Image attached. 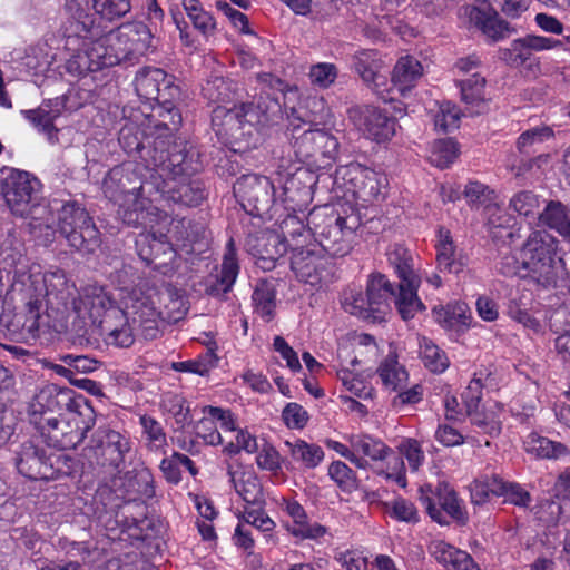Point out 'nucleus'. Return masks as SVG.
Segmentation results:
<instances>
[{
    "mask_svg": "<svg viewBox=\"0 0 570 570\" xmlns=\"http://www.w3.org/2000/svg\"><path fill=\"white\" fill-rule=\"evenodd\" d=\"M126 304L135 320L141 322L142 336L146 340H154L159 335L160 318L176 323L187 312L185 298L170 284L160 287L138 285L127 293Z\"/></svg>",
    "mask_w": 570,
    "mask_h": 570,
    "instance_id": "f257e3e1",
    "label": "nucleus"
},
{
    "mask_svg": "<svg viewBox=\"0 0 570 570\" xmlns=\"http://www.w3.org/2000/svg\"><path fill=\"white\" fill-rule=\"evenodd\" d=\"M262 122L259 108L243 102L233 108L217 106L212 114V126L219 140L235 153H246L259 142L257 125Z\"/></svg>",
    "mask_w": 570,
    "mask_h": 570,
    "instance_id": "f03ea898",
    "label": "nucleus"
},
{
    "mask_svg": "<svg viewBox=\"0 0 570 570\" xmlns=\"http://www.w3.org/2000/svg\"><path fill=\"white\" fill-rule=\"evenodd\" d=\"M82 17L87 20L77 21L76 33L69 35L66 40V48L71 52L66 61V70L75 77H83L89 72L116 65V58L110 56L105 37L98 39L87 37L92 20L80 11L78 18Z\"/></svg>",
    "mask_w": 570,
    "mask_h": 570,
    "instance_id": "7ed1b4c3",
    "label": "nucleus"
},
{
    "mask_svg": "<svg viewBox=\"0 0 570 570\" xmlns=\"http://www.w3.org/2000/svg\"><path fill=\"white\" fill-rule=\"evenodd\" d=\"M396 293L390 279L381 274L368 276L366 289L348 288L343 293L342 306L345 312L360 318L382 322L391 309V302L396 305Z\"/></svg>",
    "mask_w": 570,
    "mask_h": 570,
    "instance_id": "20e7f679",
    "label": "nucleus"
},
{
    "mask_svg": "<svg viewBox=\"0 0 570 570\" xmlns=\"http://www.w3.org/2000/svg\"><path fill=\"white\" fill-rule=\"evenodd\" d=\"M311 223L317 248L332 257H344L353 248L361 218L354 210L347 215L332 213L323 217L312 213Z\"/></svg>",
    "mask_w": 570,
    "mask_h": 570,
    "instance_id": "39448f33",
    "label": "nucleus"
},
{
    "mask_svg": "<svg viewBox=\"0 0 570 570\" xmlns=\"http://www.w3.org/2000/svg\"><path fill=\"white\" fill-rule=\"evenodd\" d=\"M524 276L547 288L554 286L562 269V259L556 256L553 238L544 230L532 232L522 250Z\"/></svg>",
    "mask_w": 570,
    "mask_h": 570,
    "instance_id": "423d86ee",
    "label": "nucleus"
},
{
    "mask_svg": "<svg viewBox=\"0 0 570 570\" xmlns=\"http://www.w3.org/2000/svg\"><path fill=\"white\" fill-rule=\"evenodd\" d=\"M386 257L400 278L396 308L403 320L413 318L417 312L424 308L423 303L417 297L421 279L414 271L413 255L403 245L393 244L389 247Z\"/></svg>",
    "mask_w": 570,
    "mask_h": 570,
    "instance_id": "0eeeda50",
    "label": "nucleus"
},
{
    "mask_svg": "<svg viewBox=\"0 0 570 570\" xmlns=\"http://www.w3.org/2000/svg\"><path fill=\"white\" fill-rule=\"evenodd\" d=\"M57 227L68 245L78 252L92 254L100 246L98 228L88 212L76 202H67L58 210Z\"/></svg>",
    "mask_w": 570,
    "mask_h": 570,
    "instance_id": "6e6552de",
    "label": "nucleus"
},
{
    "mask_svg": "<svg viewBox=\"0 0 570 570\" xmlns=\"http://www.w3.org/2000/svg\"><path fill=\"white\" fill-rule=\"evenodd\" d=\"M145 168L146 165L129 163L110 169L102 184L106 197L122 208L126 204H136L145 194L150 196L155 189Z\"/></svg>",
    "mask_w": 570,
    "mask_h": 570,
    "instance_id": "1a4fd4ad",
    "label": "nucleus"
},
{
    "mask_svg": "<svg viewBox=\"0 0 570 570\" xmlns=\"http://www.w3.org/2000/svg\"><path fill=\"white\" fill-rule=\"evenodd\" d=\"M292 147L301 161L318 168L331 166L340 153L337 137L318 128L304 129Z\"/></svg>",
    "mask_w": 570,
    "mask_h": 570,
    "instance_id": "9d476101",
    "label": "nucleus"
},
{
    "mask_svg": "<svg viewBox=\"0 0 570 570\" xmlns=\"http://www.w3.org/2000/svg\"><path fill=\"white\" fill-rule=\"evenodd\" d=\"M291 267L298 281L309 284L312 287L322 288L333 282L334 265L322 255L316 245L304 247L295 239Z\"/></svg>",
    "mask_w": 570,
    "mask_h": 570,
    "instance_id": "9b49d317",
    "label": "nucleus"
},
{
    "mask_svg": "<svg viewBox=\"0 0 570 570\" xmlns=\"http://www.w3.org/2000/svg\"><path fill=\"white\" fill-rule=\"evenodd\" d=\"M1 194L14 215L32 212L41 190V183L28 171L9 168L2 171Z\"/></svg>",
    "mask_w": 570,
    "mask_h": 570,
    "instance_id": "f8f14e48",
    "label": "nucleus"
},
{
    "mask_svg": "<svg viewBox=\"0 0 570 570\" xmlns=\"http://www.w3.org/2000/svg\"><path fill=\"white\" fill-rule=\"evenodd\" d=\"M129 450V441L118 431L99 428L94 432L89 444L83 449L82 458L91 468H117Z\"/></svg>",
    "mask_w": 570,
    "mask_h": 570,
    "instance_id": "ddd939ff",
    "label": "nucleus"
},
{
    "mask_svg": "<svg viewBox=\"0 0 570 570\" xmlns=\"http://www.w3.org/2000/svg\"><path fill=\"white\" fill-rule=\"evenodd\" d=\"M104 37L110 56L116 58V65L144 56L151 47L153 39L149 28L142 22L124 24Z\"/></svg>",
    "mask_w": 570,
    "mask_h": 570,
    "instance_id": "4468645a",
    "label": "nucleus"
},
{
    "mask_svg": "<svg viewBox=\"0 0 570 570\" xmlns=\"http://www.w3.org/2000/svg\"><path fill=\"white\" fill-rule=\"evenodd\" d=\"M163 145V140L154 141L153 155L145 168L151 181L163 183V179L191 175L197 170V167L193 165V155L189 156L185 148L175 146L166 153L164 149H159Z\"/></svg>",
    "mask_w": 570,
    "mask_h": 570,
    "instance_id": "2eb2a0df",
    "label": "nucleus"
},
{
    "mask_svg": "<svg viewBox=\"0 0 570 570\" xmlns=\"http://www.w3.org/2000/svg\"><path fill=\"white\" fill-rule=\"evenodd\" d=\"M234 194L250 215L266 214L275 202V186L268 177L244 175L234 185Z\"/></svg>",
    "mask_w": 570,
    "mask_h": 570,
    "instance_id": "dca6fc26",
    "label": "nucleus"
},
{
    "mask_svg": "<svg viewBox=\"0 0 570 570\" xmlns=\"http://www.w3.org/2000/svg\"><path fill=\"white\" fill-rule=\"evenodd\" d=\"M561 45L560 40L549 37L528 35L511 41L508 48L499 50V58L512 68L525 66L529 70L539 68L534 52L550 50Z\"/></svg>",
    "mask_w": 570,
    "mask_h": 570,
    "instance_id": "f3484780",
    "label": "nucleus"
},
{
    "mask_svg": "<svg viewBox=\"0 0 570 570\" xmlns=\"http://www.w3.org/2000/svg\"><path fill=\"white\" fill-rule=\"evenodd\" d=\"M114 304L112 298L102 288L86 289L78 298H73L72 309L76 314L73 325L77 332L85 333L89 323L99 322L104 325V320L107 318L108 313L118 309Z\"/></svg>",
    "mask_w": 570,
    "mask_h": 570,
    "instance_id": "a211bd4d",
    "label": "nucleus"
},
{
    "mask_svg": "<svg viewBox=\"0 0 570 570\" xmlns=\"http://www.w3.org/2000/svg\"><path fill=\"white\" fill-rule=\"evenodd\" d=\"M81 412H70L67 419L41 417L37 424L52 446L73 449L85 439L90 425H79Z\"/></svg>",
    "mask_w": 570,
    "mask_h": 570,
    "instance_id": "6ab92c4d",
    "label": "nucleus"
},
{
    "mask_svg": "<svg viewBox=\"0 0 570 570\" xmlns=\"http://www.w3.org/2000/svg\"><path fill=\"white\" fill-rule=\"evenodd\" d=\"M31 286H35L36 295L27 302L28 315L23 326L28 332L33 333L39 330L38 320L40 318V308L42 305L41 296L55 295L63 299V291L69 289L67 279L62 273H50L45 276L30 275L28 277Z\"/></svg>",
    "mask_w": 570,
    "mask_h": 570,
    "instance_id": "aec40b11",
    "label": "nucleus"
},
{
    "mask_svg": "<svg viewBox=\"0 0 570 570\" xmlns=\"http://www.w3.org/2000/svg\"><path fill=\"white\" fill-rule=\"evenodd\" d=\"M347 183V189L357 198L366 203L379 200L383 197L387 179L384 175L360 164L347 166L343 174Z\"/></svg>",
    "mask_w": 570,
    "mask_h": 570,
    "instance_id": "412c9836",
    "label": "nucleus"
},
{
    "mask_svg": "<svg viewBox=\"0 0 570 570\" xmlns=\"http://www.w3.org/2000/svg\"><path fill=\"white\" fill-rule=\"evenodd\" d=\"M352 61L353 70L367 87L374 90L384 100L393 99L392 97H387L390 88L386 76L383 73L385 63L377 50H358L353 55Z\"/></svg>",
    "mask_w": 570,
    "mask_h": 570,
    "instance_id": "4be33fe9",
    "label": "nucleus"
},
{
    "mask_svg": "<svg viewBox=\"0 0 570 570\" xmlns=\"http://www.w3.org/2000/svg\"><path fill=\"white\" fill-rule=\"evenodd\" d=\"M122 304L124 308L112 309L108 313L102 325L105 342L107 345L117 348H128L135 343V330L137 327L142 332L141 322L135 320L134 314L129 313L126 296L122 298Z\"/></svg>",
    "mask_w": 570,
    "mask_h": 570,
    "instance_id": "5701e85b",
    "label": "nucleus"
},
{
    "mask_svg": "<svg viewBox=\"0 0 570 570\" xmlns=\"http://www.w3.org/2000/svg\"><path fill=\"white\" fill-rule=\"evenodd\" d=\"M278 176L282 200L287 203L293 210L305 209L313 198V187L316 184L315 175L305 168H297L294 173H279Z\"/></svg>",
    "mask_w": 570,
    "mask_h": 570,
    "instance_id": "b1692460",
    "label": "nucleus"
},
{
    "mask_svg": "<svg viewBox=\"0 0 570 570\" xmlns=\"http://www.w3.org/2000/svg\"><path fill=\"white\" fill-rule=\"evenodd\" d=\"M135 88L140 98L158 104H168L178 94L173 78L159 68L140 70L135 79Z\"/></svg>",
    "mask_w": 570,
    "mask_h": 570,
    "instance_id": "393cba45",
    "label": "nucleus"
},
{
    "mask_svg": "<svg viewBox=\"0 0 570 570\" xmlns=\"http://www.w3.org/2000/svg\"><path fill=\"white\" fill-rule=\"evenodd\" d=\"M151 187L156 193H160L167 199L185 206H197L204 199V189L202 184L190 178V175L163 179V183L151 181Z\"/></svg>",
    "mask_w": 570,
    "mask_h": 570,
    "instance_id": "a878e982",
    "label": "nucleus"
},
{
    "mask_svg": "<svg viewBox=\"0 0 570 570\" xmlns=\"http://www.w3.org/2000/svg\"><path fill=\"white\" fill-rule=\"evenodd\" d=\"M354 122L367 138L383 142L390 140L396 130V121L379 108L366 106L354 116Z\"/></svg>",
    "mask_w": 570,
    "mask_h": 570,
    "instance_id": "bb28decb",
    "label": "nucleus"
},
{
    "mask_svg": "<svg viewBox=\"0 0 570 570\" xmlns=\"http://www.w3.org/2000/svg\"><path fill=\"white\" fill-rule=\"evenodd\" d=\"M239 266L236 259L233 239L227 243V252L224 255L220 267H216L206 281V292L213 296H222L230 291L237 275Z\"/></svg>",
    "mask_w": 570,
    "mask_h": 570,
    "instance_id": "cd10ccee",
    "label": "nucleus"
},
{
    "mask_svg": "<svg viewBox=\"0 0 570 570\" xmlns=\"http://www.w3.org/2000/svg\"><path fill=\"white\" fill-rule=\"evenodd\" d=\"M17 469L31 480H49L55 476L52 464L48 462L43 451L31 443L23 444L17 459Z\"/></svg>",
    "mask_w": 570,
    "mask_h": 570,
    "instance_id": "c85d7f7f",
    "label": "nucleus"
},
{
    "mask_svg": "<svg viewBox=\"0 0 570 570\" xmlns=\"http://www.w3.org/2000/svg\"><path fill=\"white\" fill-rule=\"evenodd\" d=\"M283 511L293 519V525L288 531L302 539H318L326 533V528L320 523H309L305 509L295 500L283 499Z\"/></svg>",
    "mask_w": 570,
    "mask_h": 570,
    "instance_id": "c756f323",
    "label": "nucleus"
},
{
    "mask_svg": "<svg viewBox=\"0 0 570 570\" xmlns=\"http://www.w3.org/2000/svg\"><path fill=\"white\" fill-rule=\"evenodd\" d=\"M436 250V263L440 272L459 274L466 266V259L456 250L449 230L440 229Z\"/></svg>",
    "mask_w": 570,
    "mask_h": 570,
    "instance_id": "7c9ffc66",
    "label": "nucleus"
},
{
    "mask_svg": "<svg viewBox=\"0 0 570 570\" xmlns=\"http://www.w3.org/2000/svg\"><path fill=\"white\" fill-rule=\"evenodd\" d=\"M430 551L438 562L444 567H451L452 570H479L478 564L469 553L444 541H433Z\"/></svg>",
    "mask_w": 570,
    "mask_h": 570,
    "instance_id": "2f4dec72",
    "label": "nucleus"
},
{
    "mask_svg": "<svg viewBox=\"0 0 570 570\" xmlns=\"http://www.w3.org/2000/svg\"><path fill=\"white\" fill-rule=\"evenodd\" d=\"M539 222L570 243V208L561 202L549 200L539 214Z\"/></svg>",
    "mask_w": 570,
    "mask_h": 570,
    "instance_id": "473e14b6",
    "label": "nucleus"
},
{
    "mask_svg": "<svg viewBox=\"0 0 570 570\" xmlns=\"http://www.w3.org/2000/svg\"><path fill=\"white\" fill-rule=\"evenodd\" d=\"M422 70L417 59L410 56L400 58L392 72L390 91L395 88L401 95H405L422 76Z\"/></svg>",
    "mask_w": 570,
    "mask_h": 570,
    "instance_id": "72a5a7b5",
    "label": "nucleus"
},
{
    "mask_svg": "<svg viewBox=\"0 0 570 570\" xmlns=\"http://www.w3.org/2000/svg\"><path fill=\"white\" fill-rule=\"evenodd\" d=\"M485 78L479 72H473L470 78L459 81L461 99L468 106H471L472 115H480L485 109Z\"/></svg>",
    "mask_w": 570,
    "mask_h": 570,
    "instance_id": "f704fd0d",
    "label": "nucleus"
},
{
    "mask_svg": "<svg viewBox=\"0 0 570 570\" xmlns=\"http://www.w3.org/2000/svg\"><path fill=\"white\" fill-rule=\"evenodd\" d=\"M376 372L382 384L391 391L403 389L409 379L405 367L399 363L397 356L394 353H390L380 363Z\"/></svg>",
    "mask_w": 570,
    "mask_h": 570,
    "instance_id": "c9c22d12",
    "label": "nucleus"
},
{
    "mask_svg": "<svg viewBox=\"0 0 570 570\" xmlns=\"http://www.w3.org/2000/svg\"><path fill=\"white\" fill-rule=\"evenodd\" d=\"M435 321L445 328L462 331L469 326V307L464 303L455 302L434 308Z\"/></svg>",
    "mask_w": 570,
    "mask_h": 570,
    "instance_id": "e433bc0d",
    "label": "nucleus"
},
{
    "mask_svg": "<svg viewBox=\"0 0 570 570\" xmlns=\"http://www.w3.org/2000/svg\"><path fill=\"white\" fill-rule=\"evenodd\" d=\"M229 474L236 492L246 503L255 504L262 500V487L253 471H235Z\"/></svg>",
    "mask_w": 570,
    "mask_h": 570,
    "instance_id": "4c0bfd02",
    "label": "nucleus"
},
{
    "mask_svg": "<svg viewBox=\"0 0 570 570\" xmlns=\"http://www.w3.org/2000/svg\"><path fill=\"white\" fill-rule=\"evenodd\" d=\"M285 445L288 448L292 459L305 469L316 468L324 459V451L316 444L296 440L294 442L286 441Z\"/></svg>",
    "mask_w": 570,
    "mask_h": 570,
    "instance_id": "58836bf2",
    "label": "nucleus"
},
{
    "mask_svg": "<svg viewBox=\"0 0 570 570\" xmlns=\"http://www.w3.org/2000/svg\"><path fill=\"white\" fill-rule=\"evenodd\" d=\"M528 453L542 459H560L570 455V450L562 443L531 434L525 442Z\"/></svg>",
    "mask_w": 570,
    "mask_h": 570,
    "instance_id": "ea45409f",
    "label": "nucleus"
},
{
    "mask_svg": "<svg viewBox=\"0 0 570 570\" xmlns=\"http://www.w3.org/2000/svg\"><path fill=\"white\" fill-rule=\"evenodd\" d=\"M255 312L265 321L269 322L275 315L276 295L275 286L267 281L257 283L253 293Z\"/></svg>",
    "mask_w": 570,
    "mask_h": 570,
    "instance_id": "a19ab883",
    "label": "nucleus"
},
{
    "mask_svg": "<svg viewBox=\"0 0 570 570\" xmlns=\"http://www.w3.org/2000/svg\"><path fill=\"white\" fill-rule=\"evenodd\" d=\"M348 441L356 455L362 454L373 461H382L391 452V449L381 440L370 435H352Z\"/></svg>",
    "mask_w": 570,
    "mask_h": 570,
    "instance_id": "79ce46f5",
    "label": "nucleus"
},
{
    "mask_svg": "<svg viewBox=\"0 0 570 570\" xmlns=\"http://www.w3.org/2000/svg\"><path fill=\"white\" fill-rule=\"evenodd\" d=\"M118 140L127 154H138L139 158L145 163L144 165L149 164L150 155H153V148L144 145L140 138V131L136 126L129 125L122 127L119 132Z\"/></svg>",
    "mask_w": 570,
    "mask_h": 570,
    "instance_id": "37998d69",
    "label": "nucleus"
},
{
    "mask_svg": "<svg viewBox=\"0 0 570 570\" xmlns=\"http://www.w3.org/2000/svg\"><path fill=\"white\" fill-rule=\"evenodd\" d=\"M474 18L476 26L493 41L503 39L511 32L509 23L502 20L497 12L490 13L475 9Z\"/></svg>",
    "mask_w": 570,
    "mask_h": 570,
    "instance_id": "c03bdc74",
    "label": "nucleus"
},
{
    "mask_svg": "<svg viewBox=\"0 0 570 570\" xmlns=\"http://www.w3.org/2000/svg\"><path fill=\"white\" fill-rule=\"evenodd\" d=\"M420 354L425 367L433 373H442L449 367L446 354L426 337L420 342Z\"/></svg>",
    "mask_w": 570,
    "mask_h": 570,
    "instance_id": "a18cd8bd",
    "label": "nucleus"
},
{
    "mask_svg": "<svg viewBox=\"0 0 570 570\" xmlns=\"http://www.w3.org/2000/svg\"><path fill=\"white\" fill-rule=\"evenodd\" d=\"M559 497L560 495L556 494V499H544L535 507V517L538 520L547 525H553L559 522L566 509L570 508V501L560 499Z\"/></svg>",
    "mask_w": 570,
    "mask_h": 570,
    "instance_id": "49530a36",
    "label": "nucleus"
},
{
    "mask_svg": "<svg viewBox=\"0 0 570 570\" xmlns=\"http://www.w3.org/2000/svg\"><path fill=\"white\" fill-rule=\"evenodd\" d=\"M470 419L472 426L480 433L490 438H495L501 433L502 423L495 411H474L466 414Z\"/></svg>",
    "mask_w": 570,
    "mask_h": 570,
    "instance_id": "de8ad7c7",
    "label": "nucleus"
},
{
    "mask_svg": "<svg viewBox=\"0 0 570 570\" xmlns=\"http://www.w3.org/2000/svg\"><path fill=\"white\" fill-rule=\"evenodd\" d=\"M163 237L164 235L157 238L155 234L150 233H141L138 235L136 238V248L142 261L150 264L157 258L161 250L165 252V249L168 248V244L161 239Z\"/></svg>",
    "mask_w": 570,
    "mask_h": 570,
    "instance_id": "09e8293b",
    "label": "nucleus"
},
{
    "mask_svg": "<svg viewBox=\"0 0 570 570\" xmlns=\"http://www.w3.org/2000/svg\"><path fill=\"white\" fill-rule=\"evenodd\" d=\"M488 227L493 238H503L504 236L511 237L512 233L509 227L512 223V217L498 205H489L487 207Z\"/></svg>",
    "mask_w": 570,
    "mask_h": 570,
    "instance_id": "8fccbe9b",
    "label": "nucleus"
},
{
    "mask_svg": "<svg viewBox=\"0 0 570 570\" xmlns=\"http://www.w3.org/2000/svg\"><path fill=\"white\" fill-rule=\"evenodd\" d=\"M551 138H553V130L550 127H535L525 130L520 135L517 141V147L520 153L530 154L531 151H535L540 145Z\"/></svg>",
    "mask_w": 570,
    "mask_h": 570,
    "instance_id": "3c124183",
    "label": "nucleus"
},
{
    "mask_svg": "<svg viewBox=\"0 0 570 570\" xmlns=\"http://www.w3.org/2000/svg\"><path fill=\"white\" fill-rule=\"evenodd\" d=\"M458 144L452 139L436 140L431 149L430 161L439 168H445L458 157Z\"/></svg>",
    "mask_w": 570,
    "mask_h": 570,
    "instance_id": "603ef678",
    "label": "nucleus"
},
{
    "mask_svg": "<svg viewBox=\"0 0 570 570\" xmlns=\"http://www.w3.org/2000/svg\"><path fill=\"white\" fill-rule=\"evenodd\" d=\"M216 363L217 356L209 350L196 360L175 362L171 364V367L176 372H186L204 376L216 366Z\"/></svg>",
    "mask_w": 570,
    "mask_h": 570,
    "instance_id": "864d4df0",
    "label": "nucleus"
},
{
    "mask_svg": "<svg viewBox=\"0 0 570 570\" xmlns=\"http://www.w3.org/2000/svg\"><path fill=\"white\" fill-rule=\"evenodd\" d=\"M59 393L55 385L42 387L33 397L30 410L33 416L37 414L43 416L47 413L55 412L59 406Z\"/></svg>",
    "mask_w": 570,
    "mask_h": 570,
    "instance_id": "5fc2aeb1",
    "label": "nucleus"
},
{
    "mask_svg": "<svg viewBox=\"0 0 570 570\" xmlns=\"http://www.w3.org/2000/svg\"><path fill=\"white\" fill-rule=\"evenodd\" d=\"M510 207L521 216H539L540 197L531 190H521L514 194L509 203Z\"/></svg>",
    "mask_w": 570,
    "mask_h": 570,
    "instance_id": "6e6d98bb",
    "label": "nucleus"
},
{
    "mask_svg": "<svg viewBox=\"0 0 570 570\" xmlns=\"http://www.w3.org/2000/svg\"><path fill=\"white\" fill-rule=\"evenodd\" d=\"M266 246L273 247V253L257 252L256 264L265 269L269 271L275 267L278 258H281L287 250L286 243L276 234H269L266 236Z\"/></svg>",
    "mask_w": 570,
    "mask_h": 570,
    "instance_id": "4d7b16f0",
    "label": "nucleus"
},
{
    "mask_svg": "<svg viewBox=\"0 0 570 570\" xmlns=\"http://www.w3.org/2000/svg\"><path fill=\"white\" fill-rule=\"evenodd\" d=\"M183 7L196 29L200 30L204 35L214 30V19L209 12L200 7L199 0H183Z\"/></svg>",
    "mask_w": 570,
    "mask_h": 570,
    "instance_id": "13d9d810",
    "label": "nucleus"
},
{
    "mask_svg": "<svg viewBox=\"0 0 570 570\" xmlns=\"http://www.w3.org/2000/svg\"><path fill=\"white\" fill-rule=\"evenodd\" d=\"M438 503L450 517L456 520H463L464 513L460 505L456 493L448 484L440 483L435 492Z\"/></svg>",
    "mask_w": 570,
    "mask_h": 570,
    "instance_id": "bf43d9fd",
    "label": "nucleus"
},
{
    "mask_svg": "<svg viewBox=\"0 0 570 570\" xmlns=\"http://www.w3.org/2000/svg\"><path fill=\"white\" fill-rule=\"evenodd\" d=\"M328 475L345 492H352L357 488L355 473L342 461L330 464Z\"/></svg>",
    "mask_w": 570,
    "mask_h": 570,
    "instance_id": "052dcab7",
    "label": "nucleus"
},
{
    "mask_svg": "<svg viewBox=\"0 0 570 570\" xmlns=\"http://www.w3.org/2000/svg\"><path fill=\"white\" fill-rule=\"evenodd\" d=\"M92 8L96 13L112 21L129 12L130 2L129 0H92Z\"/></svg>",
    "mask_w": 570,
    "mask_h": 570,
    "instance_id": "680f3d73",
    "label": "nucleus"
},
{
    "mask_svg": "<svg viewBox=\"0 0 570 570\" xmlns=\"http://www.w3.org/2000/svg\"><path fill=\"white\" fill-rule=\"evenodd\" d=\"M23 115L37 128L46 132L50 138L52 137L53 131H56L53 120L58 112H53L47 106L41 105L37 109L26 110Z\"/></svg>",
    "mask_w": 570,
    "mask_h": 570,
    "instance_id": "e2e57ef3",
    "label": "nucleus"
},
{
    "mask_svg": "<svg viewBox=\"0 0 570 570\" xmlns=\"http://www.w3.org/2000/svg\"><path fill=\"white\" fill-rule=\"evenodd\" d=\"M338 75V70L334 63L320 62L311 67L309 79L313 85L326 89L331 87Z\"/></svg>",
    "mask_w": 570,
    "mask_h": 570,
    "instance_id": "0e129e2a",
    "label": "nucleus"
},
{
    "mask_svg": "<svg viewBox=\"0 0 570 570\" xmlns=\"http://www.w3.org/2000/svg\"><path fill=\"white\" fill-rule=\"evenodd\" d=\"M139 421L149 446L158 449L166 444V433L160 422L149 415H141Z\"/></svg>",
    "mask_w": 570,
    "mask_h": 570,
    "instance_id": "69168bd1",
    "label": "nucleus"
},
{
    "mask_svg": "<svg viewBox=\"0 0 570 570\" xmlns=\"http://www.w3.org/2000/svg\"><path fill=\"white\" fill-rule=\"evenodd\" d=\"M460 110L450 101L442 102L434 117L435 127L449 131L459 127Z\"/></svg>",
    "mask_w": 570,
    "mask_h": 570,
    "instance_id": "338daca9",
    "label": "nucleus"
},
{
    "mask_svg": "<svg viewBox=\"0 0 570 570\" xmlns=\"http://www.w3.org/2000/svg\"><path fill=\"white\" fill-rule=\"evenodd\" d=\"M389 514L397 521L407 523H417L420 518L417 510L411 501L397 498L392 501L389 505Z\"/></svg>",
    "mask_w": 570,
    "mask_h": 570,
    "instance_id": "774afa93",
    "label": "nucleus"
}]
</instances>
